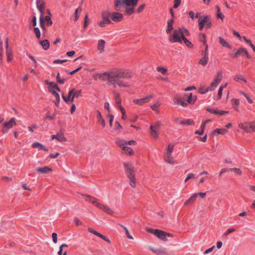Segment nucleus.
I'll return each instance as SVG.
<instances>
[{
	"label": "nucleus",
	"instance_id": "1",
	"mask_svg": "<svg viewBox=\"0 0 255 255\" xmlns=\"http://www.w3.org/2000/svg\"><path fill=\"white\" fill-rule=\"evenodd\" d=\"M97 76L101 78L103 81H107L109 85L115 88L117 86L126 87L127 85L124 83L123 80L131 78L132 74L127 69H116Z\"/></svg>",
	"mask_w": 255,
	"mask_h": 255
},
{
	"label": "nucleus",
	"instance_id": "2",
	"mask_svg": "<svg viewBox=\"0 0 255 255\" xmlns=\"http://www.w3.org/2000/svg\"><path fill=\"white\" fill-rule=\"evenodd\" d=\"M83 196L86 197V200L87 201L91 202L92 204L95 205L97 207L102 210L106 213L110 215H112L114 213V211L111 208H110L109 206L107 205L102 204L99 203L97 201V200L95 197L88 195H83Z\"/></svg>",
	"mask_w": 255,
	"mask_h": 255
},
{
	"label": "nucleus",
	"instance_id": "3",
	"mask_svg": "<svg viewBox=\"0 0 255 255\" xmlns=\"http://www.w3.org/2000/svg\"><path fill=\"white\" fill-rule=\"evenodd\" d=\"M124 166L127 176L129 180L130 185L132 187L135 188L136 186V183L134 167L131 164L128 163H125Z\"/></svg>",
	"mask_w": 255,
	"mask_h": 255
},
{
	"label": "nucleus",
	"instance_id": "4",
	"mask_svg": "<svg viewBox=\"0 0 255 255\" xmlns=\"http://www.w3.org/2000/svg\"><path fill=\"white\" fill-rule=\"evenodd\" d=\"M147 231L157 237L160 240L166 242L167 241V237H172L173 235L168 233L165 232L160 230L153 229L152 228H147Z\"/></svg>",
	"mask_w": 255,
	"mask_h": 255
},
{
	"label": "nucleus",
	"instance_id": "5",
	"mask_svg": "<svg viewBox=\"0 0 255 255\" xmlns=\"http://www.w3.org/2000/svg\"><path fill=\"white\" fill-rule=\"evenodd\" d=\"M138 0H115V9L117 11L120 10L124 5L135 6L137 4Z\"/></svg>",
	"mask_w": 255,
	"mask_h": 255
},
{
	"label": "nucleus",
	"instance_id": "6",
	"mask_svg": "<svg viewBox=\"0 0 255 255\" xmlns=\"http://www.w3.org/2000/svg\"><path fill=\"white\" fill-rule=\"evenodd\" d=\"M183 36H184L183 32L181 28H179L174 31L172 36L169 38V40L172 42L181 43Z\"/></svg>",
	"mask_w": 255,
	"mask_h": 255
},
{
	"label": "nucleus",
	"instance_id": "7",
	"mask_svg": "<svg viewBox=\"0 0 255 255\" xmlns=\"http://www.w3.org/2000/svg\"><path fill=\"white\" fill-rule=\"evenodd\" d=\"M110 15L111 13L108 11H105L102 12V17L103 19L99 23V25L101 27L103 28L105 27V24H110L111 23V21L110 19V17H111Z\"/></svg>",
	"mask_w": 255,
	"mask_h": 255
},
{
	"label": "nucleus",
	"instance_id": "8",
	"mask_svg": "<svg viewBox=\"0 0 255 255\" xmlns=\"http://www.w3.org/2000/svg\"><path fill=\"white\" fill-rule=\"evenodd\" d=\"M15 125L14 118H11L9 121L3 123L2 132L3 133L7 132L9 129L12 128Z\"/></svg>",
	"mask_w": 255,
	"mask_h": 255
},
{
	"label": "nucleus",
	"instance_id": "9",
	"mask_svg": "<svg viewBox=\"0 0 255 255\" xmlns=\"http://www.w3.org/2000/svg\"><path fill=\"white\" fill-rule=\"evenodd\" d=\"M69 99L70 101L73 102L74 98H78L81 96V91L76 90L75 89H72L69 92Z\"/></svg>",
	"mask_w": 255,
	"mask_h": 255
},
{
	"label": "nucleus",
	"instance_id": "10",
	"mask_svg": "<svg viewBox=\"0 0 255 255\" xmlns=\"http://www.w3.org/2000/svg\"><path fill=\"white\" fill-rule=\"evenodd\" d=\"M152 97L153 95L151 94L139 99L134 100L133 102L136 104L142 106L144 104L148 103Z\"/></svg>",
	"mask_w": 255,
	"mask_h": 255
},
{
	"label": "nucleus",
	"instance_id": "11",
	"mask_svg": "<svg viewBox=\"0 0 255 255\" xmlns=\"http://www.w3.org/2000/svg\"><path fill=\"white\" fill-rule=\"evenodd\" d=\"M251 122H241L238 125V127L244 130L246 132H251Z\"/></svg>",
	"mask_w": 255,
	"mask_h": 255
},
{
	"label": "nucleus",
	"instance_id": "12",
	"mask_svg": "<svg viewBox=\"0 0 255 255\" xmlns=\"http://www.w3.org/2000/svg\"><path fill=\"white\" fill-rule=\"evenodd\" d=\"M199 20L201 21L207 28H210L211 26V17L210 16L207 15L200 17Z\"/></svg>",
	"mask_w": 255,
	"mask_h": 255
},
{
	"label": "nucleus",
	"instance_id": "13",
	"mask_svg": "<svg viewBox=\"0 0 255 255\" xmlns=\"http://www.w3.org/2000/svg\"><path fill=\"white\" fill-rule=\"evenodd\" d=\"M88 230L90 233H91L94 235L99 237V238L102 239L103 240L106 241L108 243H111V241L107 237L102 235L101 234L95 231L93 229L91 228H89Z\"/></svg>",
	"mask_w": 255,
	"mask_h": 255
},
{
	"label": "nucleus",
	"instance_id": "14",
	"mask_svg": "<svg viewBox=\"0 0 255 255\" xmlns=\"http://www.w3.org/2000/svg\"><path fill=\"white\" fill-rule=\"evenodd\" d=\"M37 9H38L40 13V18H39L40 27L43 30H45L46 27H45L44 22V15L45 8H37Z\"/></svg>",
	"mask_w": 255,
	"mask_h": 255
},
{
	"label": "nucleus",
	"instance_id": "15",
	"mask_svg": "<svg viewBox=\"0 0 255 255\" xmlns=\"http://www.w3.org/2000/svg\"><path fill=\"white\" fill-rule=\"evenodd\" d=\"M164 160L166 162L171 164H175L176 163V161L173 158L172 153H165Z\"/></svg>",
	"mask_w": 255,
	"mask_h": 255
},
{
	"label": "nucleus",
	"instance_id": "16",
	"mask_svg": "<svg viewBox=\"0 0 255 255\" xmlns=\"http://www.w3.org/2000/svg\"><path fill=\"white\" fill-rule=\"evenodd\" d=\"M206 110L211 114H214L215 115H219L220 116H222L225 113L228 114L229 113L228 111H220L218 109H214L211 108H207L206 109Z\"/></svg>",
	"mask_w": 255,
	"mask_h": 255
},
{
	"label": "nucleus",
	"instance_id": "17",
	"mask_svg": "<svg viewBox=\"0 0 255 255\" xmlns=\"http://www.w3.org/2000/svg\"><path fill=\"white\" fill-rule=\"evenodd\" d=\"M45 83L47 85L50 86V87H49V91L50 92L52 93V94H53L54 92H56V90L59 91H60V88L57 86V85L54 84V83L49 82L47 80L45 81Z\"/></svg>",
	"mask_w": 255,
	"mask_h": 255
},
{
	"label": "nucleus",
	"instance_id": "18",
	"mask_svg": "<svg viewBox=\"0 0 255 255\" xmlns=\"http://www.w3.org/2000/svg\"><path fill=\"white\" fill-rule=\"evenodd\" d=\"M112 19L114 21H120L123 19V15L119 12H113L111 13Z\"/></svg>",
	"mask_w": 255,
	"mask_h": 255
},
{
	"label": "nucleus",
	"instance_id": "19",
	"mask_svg": "<svg viewBox=\"0 0 255 255\" xmlns=\"http://www.w3.org/2000/svg\"><path fill=\"white\" fill-rule=\"evenodd\" d=\"M149 249L152 252L158 255H168V253L165 251L164 249H154L151 247H150Z\"/></svg>",
	"mask_w": 255,
	"mask_h": 255
},
{
	"label": "nucleus",
	"instance_id": "20",
	"mask_svg": "<svg viewBox=\"0 0 255 255\" xmlns=\"http://www.w3.org/2000/svg\"><path fill=\"white\" fill-rule=\"evenodd\" d=\"M35 170L38 173L42 174H46L52 171V169L48 166L36 168Z\"/></svg>",
	"mask_w": 255,
	"mask_h": 255
},
{
	"label": "nucleus",
	"instance_id": "21",
	"mask_svg": "<svg viewBox=\"0 0 255 255\" xmlns=\"http://www.w3.org/2000/svg\"><path fill=\"white\" fill-rule=\"evenodd\" d=\"M51 137L52 139H56L59 141H66V138L62 132H59L55 135H52Z\"/></svg>",
	"mask_w": 255,
	"mask_h": 255
},
{
	"label": "nucleus",
	"instance_id": "22",
	"mask_svg": "<svg viewBox=\"0 0 255 255\" xmlns=\"http://www.w3.org/2000/svg\"><path fill=\"white\" fill-rule=\"evenodd\" d=\"M32 146L33 148H37L40 150H43L46 151H47L48 150V148H46L44 145H43L38 142H34L32 144Z\"/></svg>",
	"mask_w": 255,
	"mask_h": 255
},
{
	"label": "nucleus",
	"instance_id": "23",
	"mask_svg": "<svg viewBox=\"0 0 255 255\" xmlns=\"http://www.w3.org/2000/svg\"><path fill=\"white\" fill-rule=\"evenodd\" d=\"M105 45V41L104 40H100L98 41V50L100 53L104 52Z\"/></svg>",
	"mask_w": 255,
	"mask_h": 255
},
{
	"label": "nucleus",
	"instance_id": "24",
	"mask_svg": "<svg viewBox=\"0 0 255 255\" xmlns=\"http://www.w3.org/2000/svg\"><path fill=\"white\" fill-rule=\"evenodd\" d=\"M173 102L175 104H180L183 107H186L188 105V103L183 101L181 99L178 97H174L173 99Z\"/></svg>",
	"mask_w": 255,
	"mask_h": 255
},
{
	"label": "nucleus",
	"instance_id": "25",
	"mask_svg": "<svg viewBox=\"0 0 255 255\" xmlns=\"http://www.w3.org/2000/svg\"><path fill=\"white\" fill-rule=\"evenodd\" d=\"M228 132L225 128H217L212 131V134L217 135L219 134H225Z\"/></svg>",
	"mask_w": 255,
	"mask_h": 255
},
{
	"label": "nucleus",
	"instance_id": "26",
	"mask_svg": "<svg viewBox=\"0 0 255 255\" xmlns=\"http://www.w3.org/2000/svg\"><path fill=\"white\" fill-rule=\"evenodd\" d=\"M96 112L97 114V118L98 120L99 123L101 124L103 127H105L106 126V123L104 119L102 116L101 113L99 111H97Z\"/></svg>",
	"mask_w": 255,
	"mask_h": 255
},
{
	"label": "nucleus",
	"instance_id": "27",
	"mask_svg": "<svg viewBox=\"0 0 255 255\" xmlns=\"http://www.w3.org/2000/svg\"><path fill=\"white\" fill-rule=\"evenodd\" d=\"M198 196V194H195V193L193 194L184 204V206H187L189 204L193 203L197 197Z\"/></svg>",
	"mask_w": 255,
	"mask_h": 255
},
{
	"label": "nucleus",
	"instance_id": "28",
	"mask_svg": "<svg viewBox=\"0 0 255 255\" xmlns=\"http://www.w3.org/2000/svg\"><path fill=\"white\" fill-rule=\"evenodd\" d=\"M39 43L44 50H47L50 46V43L48 40H43L39 41Z\"/></svg>",
	"mask_w": 255,
	"mask_h": 255
},
{
	"label": "nucleus",
	"instance_id": "29",
	"mask_svg": "<svg viewBox=\"0 0 255 255\" xmlns=\"http://www.w3.org/2000/svg\"><path fill=\"white\" fill-rule=\"evenodd\" d=\"M115 94V100L117 105L120 108V106H122L121 105L122 101L120 99V94L119 93H117L116 92H114Z\"/></svg>",
	"mask_w": 255,
	"mask_h": 255
},
{
	"label": "nucleus",
	"instance_id": "30",
	"mask_svg": "<svg viewBox=\"0 0 255 255\" xmlns=\"http://www.w3.org/2000/svg\"><path fill=\"white\" fill-rule=\"evenodd\" d=\"M219 43L224 47H226L228 48H232L231 46L222 37H219L218 38Z\"/></svg>",
	"mask_w": 255,
	"mask_h": 255
},
{
	"label": "nucleus",
	"instance_id": "31",
	"mask_svg": "<svg viewBox=\"0 0 255 255\" xmlns=\"http://www.w3.org/2000/svg\"><path fill=\"white\" fill-rule=\"evenodd\" d=\"M81 11H82V7L81 6H79V7H78L75 11V13L74 14V21H77L78 18H79L80 17V15L81 14Z\"/></svg>",
	"mask_w": 255,
	"mask_h": 255
},
{
	"label": "nucleus",
	"instance_id": "32",
	"mask_svg": "<svg viewBox=\"0 0 255 255\" xmlns=\"http://www.w3.org/2000/svg\"><path fill=\"white\" fill-rule=\"evenodd\" d=\"M36 3L37 8H45L46 3L44 0H36Z\"/></svg>",
	"mask_w": 255,
	"mask_h": 255
},
{
	"label": "nucleus",
	"instance_id": "33",
	"mask_svg": "<svg viewBox=\"0 0 255 255\" xmlns=\"http://www.w3.org/2000/svg\"><path fill=\"white\" fill-rule=\"evenodd\" d=\"M44 26H50L52 24V21L51 19V17L50 15H47L46 16H44Z\"/></svg>",
	"mask_w": 255,
	"mask_h": 255
},
{
	"label": "nucleus",
	"instance_id": "34",
	"mask_svg": "<svg viewBox=\"0 0 255 255\" xmlns=\"http://www.w3.org/2000/svg\"><path fill=\"white\" fill-rule=\"evenodd\" d=\"M160 105H161V103L159 101H157L155 104L151 105L150 106V108H151V109L153 111L156 112L157 113H159V112L158 110V108Z\"/></svg>",
	"mask_w": 255,
	"mask_h": 255
},
{
	"label": "nucleus",
	"instance_id": "35",
	"mask_svg": "<svg viewBox=\"0 0 255 255\" xmlns=\"http://www.w3.org/2000/svg\"><path fill=\"white\" fill-rule=\"evenodd\" d=\"M134 7L133 6H127L125 9L126 12L128 15H131L134 12Z\"/></svg>",
	"mask_w": 255,
	"mask_h": 255
},
{
	"label": "nucleus",
	"instance_id": "36",
	"mask_svg": "<svg viewBox=\"0 0 255 255\" xmlns=\"http://www.w3.org/2000/svg\"><path fill=\"white\" fill-rule=\"evenodd\" d=\"M150 134L152 136V137L154 138H158V134L156 132V130L154 128V127L150 126Z\"/></svg>",
	"mask_w": 255,
	"mask_h": 255
},
{
	"label": "nucleus",
	"instance_id": "37",
	"mask_svg": "<svg viewBox=\"0 0 255 255\" xmlns=\"http://www.w3.org/2000/svg\"><path fill=\"white\" fill-rule=\"evenodd\" d=\"M117 144L123 149V147H126V145L127 144V141L120 139L116 141Z\"/></svg>",
	"mask_w": 255,
	"mask_h": 255
},
{
	"label": "nucleus",
	"instance_id": "38",
	"mask_svg": "<svg viewBox=\"0 0 255 255\" xmlns=\"http://www.w3.org/2000/svg\"><path fill=\"white\" fill-rule=\"evenodd\" d=\"M208 55H204V57L199 61V64L203 66L206 65L208 63Z\"/></svg>",
	"mask_w": 255,
	"mask_h": 255
},
{
	"label": "nucleus",
	"instance_id": "39",
	"mask_svg": "<svg viewBox=\"0 0 255 255\" xmlns=\"http://www.w3.org/2000/svg\"><path fill=\"white\" fill-rule=\"evenodd\" d=\"M234 80L237 82L243 81L245 83H247L246 79L241 75H237L235 76Z\"/></svg>",
	"mask_w": 255,
	"mask_h": 255
},
{
	"label": "nucleus",
	"instance_id": "40",
	"mask_svg": "<svg viewBox=\"0 0 255 255\" xmlns=\"http://www.w3.org/2000/svg\"><path fill=\"white\" fill-rule=\"evenodd\" d=\"M123 150L127 154L129 155H131L133 154V150L132 149L129 147L126 146L123 147Z\"/></svg>",
	"mask_w": 255,
	"mask_h": 255
},
{
	"label": "nucleus",
	"instance_id": "41",
	"mask_svg": "<svg viewBox=\"0 0 255 255\" xmlns=\"http://www.w3.org/2000/svg\"><path fill=\"white\" fill-rule=\"evenodd\" d=\"M196 96L192 97V94L190 93V95L187 98V102L188 104H193L196 100Z\"/></svg>",
	"mask_w": 255,
	"mask_h": 255
},
{
	"label": "nucleus",
	"instance_id": "42",
	"mask_svg": "<svg viewBox=\"0 0 255 255\" xmlns=\"http://www.w3.org/2000/svg\"><path fill=\"white\" fill-rule=\"evenodd\" d=\"M173 24V20L172 19H171L170 20L168 21V28L166 29V32L167 33H170L171 31V30L173 29L172 26Z\"/></svg>",
	"mask_w": 255,
	"mask_h": 255
},
{
	"label": "nucleus",
	"instance_id": "43",
	"mask_svg": "<svg viewBox=\"0 0 255 255\" xmlns=\"http://www.w3.org/2000/svg\"><path fill=\"white\" fill-rule=\"evenodd\" d=\"M223 78V74L221 71H219L217 72L216 75V79L214 80L216 81V82L220 83L222 79Z\"/></svg>",
	"mask_w": 255,
	"mask_h": 255
},
{
	"label": "nucleus",
	"instance_id": "44",
	"mask_svg": "<svg viewBox=\"0 0 255 255\" xmlns=\"http://www.w3.org/2000/svg\"><path fill=\"white\" fill-rule=\"evenodd\" d=\"M118 225L119 226H120L121 227H122V228H124V229L125 230L126 234L127 237L128 239H133V237L131 235H130L129 231H128V228L126 227H125V226H124L123 225L120 224H119Z\"/></svg>",
	"mask_w": 255,
	"mask_h": 255
},
{
	"label": "nucleus",
	"instance_id": "45",
	"mask_svg": "<svg viewBox=\"0 0 255 255\" xmlns=\"http://www.w3.org/2000/svg\"><path fill=\"white\" fill-rule=\"evenodd\" d=\"M56 80L58 83L61 84H63L65 83V82L66 81V79L64 78H61L60 76V74L58 73Z\"/></svg>",
	"mask_w": 255,
	"mask_h": 255
},
{
	"label": "nucleus",
	"instance_id": "46",
	"mask_svg": "<svg viewBox=\"0 0 255 255\" xmlns=\"http://www.w3.org/2000/svg\"><path fill=\"white\" fill-rule=\"evenodd\" d=\"M216 7L217 9V17L219 18H221L222 20H223L225 17L224 14L221 12L220 7L218 5H216Z\"/></svg>",
	"mask_w": 255,
	"mask_h": 255
},
{
	"label": "nucleus",
	"instance_id": "47",
	"mask_svg": "<svg viewBox=\"0 0 255 255\" xmlns=\"http://www.w3.org/2000/svg\"><path fill=\"white\" fill-rule=\"evenodd\" d=\"M174 145L172 143H170L166 150L165 153H172L173 151Z\"/></svg>",
	"mask_w": 255,
	"mask_h": 255
},
{
	"label": "nucleus",
	"instance_id": "48",
	"mask_svg": "<svg viewBox=\"0 0 255 255\" xmlns=\"http://www.w3.org/2000/svg\"><path fill=\"white\" fill-rule=\"evenodd\" d=\"M180 123L181 125H186L189 126V125H191L193 123V121H192L190 119H188V120L182 121L180 122Z\"/></svg>",
	"mask_w": 255,
	"mask_h": 255
},
{
	"label": "nucleus",
	"instance_id": "49",
	"mask_svg": "<svg viewBox=\"0 0 255 255\" xmlns=\"http://www.w3.org/2000/svg\"><path fill=\"white\" fill-rule=\"evenodd\" d=\"M157 71L161 73L162 74H166L167 72V70L165 68L162 67H157L156 68Z\"/></svg>",
	"mask_w": 255,
	"mask_h": 255
},
{
	"label": "nucleus",
	"instance_id": "50",
	"mask_svg": "<svg viewBox=\"0 0 255 255\" xmlns=\"http://www.w3.org/2000/svg\"><path fill=\"white\" fill-rule=\"evenodd\" d=\"M182 40L184 41L186 45L189 48H191L193 47V44L190 42L187 39H186L185 36H183Z\"/></svg>",
	"mask_w": 255,
	"mask_h": 255
},
{
	"label": "nucleus",
	"instance_id": "51",
	"mask_svg": "<svg viewBox=\"0 0 255 255\" xmlns=\"http://www.w3.org/2000/svg\"><path fill=\"white\" fill-rule=\"evenodd\" d=\"M229 170L231 171H233L235 173L239 174V175H241L242 173V172L240 168H230Z\"/></svg>",
	"mask_w": 255,
	"mask_h": 255
},
{
	"label": "nucleus",
	"instance_id": "52",
	"mask_svg": "<svg viewBox=\"0 0 255 255\" xmlns=\"http://www.w3.org/2000/svg\"><path fill=\"white\" fill-rule=\"evenodd\" d=\"M219 84L218 82H216L215 80H214L211 84V86L210 88V90H214L217 87L218 85Z\"/></svg>",
	"mask_w": 255,
	"mask_h": 255
},
{
	"label": "nucleus",
	"instance_id": "53",
	"mask_svg": "<svg viewBox=\"0 0 255 255\" xmlns=\"http://www.w3.org/2000/svg\"><path fill=\"white\" fill-rule=\"evenodd\" d=\"M199 39L200 41L204 42V44L206 43V36L204 34L200 33L199 35Z\"/></svg>",
	"mask_w": 255,
	"mask_h": 255
},
{
	"label": "nucleus",
	"instance_id": "54",
	"mask_svg": "<svg viewBox=\"0 0 255 255\" xmlns=\"http://www.w3.org/2000/svg\"><path fill=\"white\" fill-rule=\"evenodd\" d=\"M231 102L232 103L233 107L238 106L240 104L239 100L237 99H232L231 100Z\"/></svg>",
	"mask_w": 255,
	"mask_h": 255
},
{
	"label": "nucleus",
	"instance_id": "55",
	"mask_svg": "<svg viewBox=\"0 0 255 255\" xmlns=\"http://www.w3.org/2000/svg\"><path fill=\"white\" fill-rule=\"evenodd\" d=\"M34 32L35 33L36 36L38 39H39L41 36L40 31L38 27H35L34 28Z\"/></svg>",
	"mask_w": 255,
	"mask_h": 255
},
{
	"label": "nucleus",
	"instance_id": "56",
	"mask_svg": "<svg viewBox=\"0 0 255 255\" xmlns=\"http://www.w3.org/2000/svg\"><path fill=\"white\" fill-rule=\"evenodd\" d=\"M243 51H245L244 50V48H240L237 52L234 55H233L232 56L234 57V58H236L238 55H240V54H241L242 53H243Z\"/></svg>",
	"mask_w": 255,
	"mask_h": 255
},
{
	"label": "nucleus",
	"instance_id": "57",
	"mask_svg": "<svg viewBox=\"0 0 255 255\" xmlns=\"http://www.w3.org/2000/svg\"><path fill=\"white\" fill-rule=\"evenodd\" d=\"M243 38L247 43L249 44L250 46L252 48V49H255V46L252 43L251 40L248 39L245 36H243Z\"/></svg>",
	"mask_w": 255,
	"mask_h": 255
},
{
	"label": "nucleus",
	"instance_id": "58",
	"mask_svg": "<svg viewBox=\"0 0 255 255\" xmlns=\"http://www.w3.org/2000/svg\"><path fill=\"white\" fill-rule=\"evenodd\" d=\"M241 93L242 94H243L246 98L247 100L248 101V102L252 104L253 103V101L251 99V98L247 94H246L244 92H241Z\"/></svg>",
	"mask_w": 255,
	"mask_h": 255
},
{
	"label": "nucleus",
	"instance_id": "59",
	"mask_svg": "<svg viewBox=\"0 0 255 255\" xmlns=\"http://www.w3.org/2000/svg\"><path fill=\"white\" fill-rule=\"evenodd\" d=\"M120 109L123 114V117H122V119H126V110L125 109L122 107V106H120Z\"/></svg>",
	"mask_w": 255,
	"mask_h": 255
},
{
	"label": "nucleus",
	"instance_id": "60",
	"mask_svg": "<svg viewBox=\"0 0 255 255\" xmlns=\"http://www.w3.org/2000/svg\"><path fill=\"white\" fill-rule=\"evenodd\" d=\"M235 229L234 228H230L228 229L224 234V236H227L229 234L234 232Z\"/></svg>",
	"mask_w": 255,
	"mask_h": 255
},
{
	"label": "nucleus",
	"instance_id": "61",
	"mask_svg": "<svg viewBox=\"0 0 255 255\" xmlns=\"http://www.w3.org/2000/svg\"><path fill=\"white\" fill-rule=\"evenodd\" d=\"M195 175L193 173H190L187 176V177L185 179V182H187L189 179L191 178H195Z\"/></svg>",
	"mask_w": 255,
	"mask_h": 255
},
{
	"label": "nucleus",
	"instance_id": "62",
	"mask_svg": "<svg viewBox=\"0 0 255 255\" xmlns=\"http://www.w3.org/2000/svg\"><path fill=\"white\" fill-rule=\"evenodd\" d=\"M89 19L88 18V14H86L85 17L84 25V28H86L87 27V26L89 24Z\"/></svg>",
	"mask_w": 255,
	"mask_h": 255
},
{
	"label": "nucleus",
	"instance_id": "63",
	"mask_svg": "<svg viewBox=\"0 0 255 255\" xmlns=\"http://www.w3.org/2000/svg\"><path fill=\"white\" fill-rule=\"evenodd\" d=\"M161 123L160 122H156L154 125H151V126L154 127V128L156 130L157 129H158L160 126H161Z\"/></svg>",
	"mask_w": 255,
	"mask_h": 255
},
{
	"label": "nucleus",
	"instance_id": "64",
	"mask_svg": "<svg viewBox=\"0 0 255 255\" xmlns=\"http://www.w3.org/2000/svg\"><path fill=\"white\" fill-rule=\"evenodd\" d=\"M52 238L53 241L54 243H57V235L55 233H53L52 234Z\"/></svg>",
	"mask_w": 255,
	"mask_h": 255
}]
</instances>
